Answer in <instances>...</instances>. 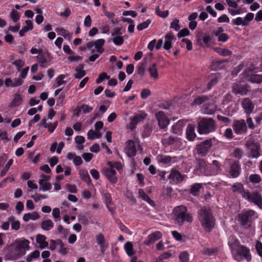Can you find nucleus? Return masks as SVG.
Wrapping results in <instances>:
<instances>
[{"label":"nucleus","mask_w":262,"mask_h":262,"mask_svg":"<svg viewBox=\"0 0 262 262\" xmlns=\"http://www.w3.org/2000/svg\"><path fill=\"white\" fill-rule=\"evenodd\" d=\"M190 33L189 30L187 28H184L178 33V37L179 38H181L182 37L186 36L188 35Z\"/></svg>","instance_id":"obj_62"},{"label":"nucleus","mask_w":262,"mask_h":262,"mask_svg":"<svg viewBox=\"0 0 262 262\" xmlns=\"http://www.w3.org/2000/svg\"><path fill=\"white\" fill-rule=\"evenodd\" d=\"M151 23V20L150 19H147L146 21H145L144 22L142 23H141L139 25H138L137 26V29L139 30V31H141L144 29H146L147 28L149 25Z\"/></svg>","instance_id":"obj_52"},{"label":"nucleus","mask_w":262,"mask_h":262,"mask_svg":"<svg viewBox=\"0 0 262 262\" xmlns=\"http://www.w3.org/2000/svg\"><path fill=\"white\" fill-rule=\"evenodd\" d=\"M88 138L89 139H94L96 138H99L100 137V135H98L94 130L91 129L88 133Z\"/></svg>","instance_id":"obj_56"},{"label":"nucleus","mask_w":262,"mask_h":262,"mask_svg":"<svg viewBox=\"0 0 262 262\" xmlns=\"http://www.w3.org/2000/svg\"><path fill=\"white\" fill-rule=\"evenodd\" d=\"M56 31L59 35H61L64 37L66 36H70V33L66 29L62 28H58L56 29Z\"/></svg>","instance_id":"obj_61"},{"label":"nucleus","mask_w":262,"mask_h":262,"mask_svg":"<svg viewBox=\"0 0 262 262\" xmlns=\"http://www.w3.org/2000/svg\"><path fill=\"white\" fill-rule=\"evenodd\" d=\"M186 121L184 120H179L171 127L172 132L175 134L180 135L182 133V128L185 125Z\"/></svg>","instance_id":"obj_26"},{"label":"nucleus","mask_w":262,"mask_h":262,"mask_svg":"<svg viewBox=\"0 0 262 262\" xmlns=\"http://www.w3.org/2000/svg\"><path fill=\"white\" fill-rule=\"evenodd\" d=\"M249 91L248 85H242L238 83H233L232 85V92L236 95H245Z\"/></svg>","instance_id":"obj_16"},{"label":"nucleus","mask_w":262,"mask_h":262,"mask_svg":"<svg viewBox=\"0 0 262 262\" xmlns=\"http://www.w3.org/2000/svg\"><path fill=\"white\" fill-rule=\"evenodd\" d=\"M231 190L233 192L239 193L242 197L244 195V192H246L247 190L244 189L243 185L241 183H235L231 185Z\"/></svg>","instance_id":"obj_27"},{"label":"nucleus","mask_w":262,"mask_h":262,"mask_svg":"<svg viewBox=\"0 0 262 262\" xmlns=\"http://www.w3.org/2000/svg\"><path fill=\"white\" fill-rule=\"evenodd\" d=\"M138 193L140 197L142 198L143 200L147 202L152 206H154L155 205V202L150 199V198L145 193L142 189H139L138 190Z\"/></svg>","instance_id":"obj_32"},{"label":"nucleus","mask_w":262,"mask_h":262,"mask_svg":"<svg viewBox=\"0 0 262 262\" xmlns=\"http://www.w3.org/2000/svg\"><path fill=\"white\" fill-rule=\"evenodd\" d=\"M232 126L237 135H244L247 132V126L244 119L234 120Z\"/></svg>","instance_id":"obj_10"},{"label":"nucleus","mask_w":262,"mask_h":262,"mask_svg":"<svg viewBox=\"0 0 262 262\" xmlns=\"http://www.w3.org/2000/svg\"><path fill=\"white\" fill-rule=\"evenodd\" d=\"M206 163L204 159L196 160V168L197 170H200L205 168Z\"/></svg>","instance_id":"obj_47"},{"label":"nucleus","mask_w":262,"mask_h":262,"mask_svg":"<svg viewBox=\"0 0 262 262\" xmlns=\"http://www.w3.org/2000/svg\"><path fill=\"white\" fill-rule=\"evenodd\" d=\"M185 177V175H182L179 171L176 170H172L168 178L171 184H177L182 182Z\"/></svg>","instance_id":"obj_15"},{"label":"nucleus","mask_w":262,"mask_h":262,"mask_svg":"<svg viewBox=\"0 0 262 262\" xmlns=\"http://www.w3.org/2000/svg\"><path fill=\"white\" fill-rule=\"evenodd\" d=\"M22 102V96L19 94H15L12 101L11 102L10 106L11 107L18 106Z\"/></svg>","instance_id":"obj_35"},{"label":"nucleus","mask_w":262,"mask_h":262,"mask_svg":"<svg viewBox=\"0 0 262 262\" xmlns=\"http://www.w3.org/2000/svg\"><path fill=\"white\" fill-rule=\"evenodd\" d=\"M25 254L26 252H22L16 246L11 245L8 251L6 254L5 258L6 260H15Z\"/></svg>","instance_id":"obj_9"},{"label":"nucleus","mask_w":262,"mask_h":262,"mask_svg":"<svg viewBox=\"0 0 262 262\" xmlns=\"http://www.w3.org/2000/svg\"><path fill=\"white\" fill-rule=\"evenodd\" d=\"M212 146V139H206L196 145V154L201 157L205 156L210 151Z\"/></svg>","instance_id":"obj_8"},{"label":"nucleus","mask_w":262,"mask_h":262,"mask_svg":"<svg viewBox=\"0 0 262 262\" xmlns=\"http://www.w3.org/2000/svg\"><path fill=\"white\" fill-rule=\"evenodd\" d=\"M46 237L42 234H38L36 236V241L39 245V248L44 249L48 247V243L46 242Z\"/></svg>","instance_id":"obj_29"},{"label":"nucleus","mask_w":262,"mask_h":262,"mask_svg":"<svg viewBox=\"0 0 262 262\" xmlns=\"http://www.w3.org/2000/svg\"><path fill=\"white\" fill-rule=\"evenodd\" d=\"M108 164L109 167L104 168L102 170V173L111 183L115 184L118 181V178L116 176V172L113 168L112 164L111 162L108 163Z\"/></svg>","instance_id":"obj_11"},{"label":"nucleus","mask_w":262,"mask_h":262,"mask_svg":"<svg viewBox=\"0 0 262 262\" xmlns=\"http://www.w3.org/2000/svg\"><path fill=\"white\" fill-rule=\"evenodd\" d=\"M202 185L200 183H195L192 185L190 189L189 192L193 195H196L197 194V192L200 190L201 188Z\"/></svg>","instance_id":"obj_42"},{"label":"nucleus","mask_w":262,"mask_h":262,"mask_svg":"<svg viewBox=\"0 0 262 262\" xmlns=\"http://www.w3.org/2000/svg\"><path fill=\"white\" fill-rule=\"evenodd\" d=\"M198 217L201 226L207 232H210L214 227L215 220L211 210L203 207L198 211Z\"/></svg>","instance_id":"obj_1"},{"label":"nucleus","mask_w":262,"mask_h":262,"mask_svg":"<svg viewBox=\"0 0 262 262\" xmlns=\"http://www.w3.org/2000/svg\"><path fill=\"white\" fill-rule=\"evenodd\" d=\"M172 219L174 223L179 226H182L185 222L191 223L193 217L191 214L187 212V208L184 206L176 207L172 211Z\"/></svg>","instance_id":"obj_3"},{"label":"nucleus","mask_w":262,"mask_h":262,"mask_svg":"<svg viewBox=\"0 0 262 262\" xmlns=\"http://www.w3.org/2000/svg\"><path fill=\"white\" fill-rule=\"evenodd\" d=\"M241 171V164L238 161H234L230 164L229 173L233 178L238 177Z\"/></svg>","instance_id":"obj_17"},{"label":"nucleus","mask_w":262,"mask_h":262,"mask_svg":"<svg viewBox=\"0 0 262 262\" xmlns=\"http://www.w3.org/2000/svg\"><path fill=\"white\" fill-rule=\"evenodd\" d=\"M228 245L235 260L241 261L242 259V257L248 262L251 260V255L249 249L241 245L237 239H233L232 241L229 242Z\"/></svg>","instance_id":"obj_2"},{"label":"nucleus","mask_w":262,"mask_h":262,"mask_svg":"<svg viewBox=\"0 0 262 262\" xmlns=\"http://www.w3.org/2000/svg\"><path fill=\"white\" fill-rule=\"evenodd\" d=\"M156 118L158 121V125L160 129H165L167 128L169 124L170 120L162 111H159L155 115Z\"/></svg>","instance_id":"obj_13"},{"label":"nucleus","mask_w":262,"mask_h":262,"mask_svg":"<svg viewBox=\"0 0 262 262\" xmlns=\"http://www.w3.org/2000/svg\"><path fill=\"white\" fill-rule=\"evenodd\" d=\"M81 179L85 181L88 184H90L91 182L90 177L87 171H81L80 172Z\"/></svg>","instance_id":"obj_49"},{"label":"nucleus","mask_w":262,"mask_h":262,"mask_svg":"<svg viewBox=\"0 0 262 262\" xmlns=\"http://www.w3.org/2000/svg\"><path fill=\"white\" fill-rule=\"evenodd\" d=\"M232 23L233 25L246 26V23H244V19L241 17L232 19Z\"/></svg>","instance_id":"obj_51"},{"label":"nucleus","mask_w":262,"mask_h":262,"mask_svg":"<svg viewBox=\"0 0 262 262\" xmlns=\"http://www.w3.org/2000/svg\"><path fill=\"white\" fill-rule=\"evenodd\" d=\"M13 65H15L18 71H20V69L24 66L25 62L21 59H17L12 62Z\"/></svg>","instance_id":"obj_58"},{"label":"nucleus","mask_w":262,"mask_h":262,"mask_svg":"<svg viewBox=\"0 0 262 262\" xmlns=\"http://www.w3.org/2000/svg\"><path fill=\"white\" fill-rule=\"evenodd\" d=\"M162 237V233L160 231H156L149 235L147 239L144 241V244L149 245L151 243H154Z\"/></svg>","instance_id":"obj_20"},{"label":"nucleus","mask_w":262,"mask_h":262,"mask_svg":"<svg viewBox=\"0 0 262 262\" xmlns=\"http://www.w3.org/2000/svg\"><path fill=\"white\" fill-rule=\"evenodd\" d=\"M249 181L253 184H257L261 181L260 176L258 174H252L249 177Z\"/></svg>","instance_id":"obj_44"},{"label":"nucleus","mask_w":262,"mask_h":262,"mask_svg":"<svg viewBox=\"0 0 262 262\" xmlns=\"http://www.w3.org/2000/svg\"><path fill=\"white\" fill-rule=\"evenodd\" d=\"M151 95V91L148 89H143L141 92V97L143 99H147Z\"/></svg>","instance_id":"obj_54"},{"label":"nucleus","mask_w":262,"mask_h":262,"mask_svg":"<svg viewBox=\"0 0 262 262\" xmlns=\"http://www.w3.org/2000/svg\"><path fill=\"white\" fill-rule=\"evenodd\" d=\"M10 17L14 22H16L19 20L20 16L17 11L14 9H12L11 12L10 13Z\"/></svg>","instance_id":"obj_55"},{"label":"nucleus","mask_w":262,"mask_h":262,"mask_svg":"<svg viewBox=\"0 0 262 262\" xmlns=\"http://www.w3.org/2000/svg\"><path fill=\"white\" fill-rule=\"evenodd\" d=\"M243 198L248 202L257 205L260 209H262V196L259 192L256 191L250 192L247 190L246 192H244V195Z\"/></svg>","instance_id":"obj_6"},{"label":"nucleus","mask_w":262,"mask_h":262,"mask_svg":"<svg viewBox=\"0 0 262 262\" xmlns=\"http://www.w3.org/2000/svg\"><path fill=\"white\" fill-rule=\"evenodd\" d=\"M84 65L83 64H79L76 68L75 69V71L76 73L74 75V77L77 79H81L83 77H84L86 72L84 70H83Z\"/></svg>","instance_id":"obj_31"},{"label":"nucleus","mask_w":262,"mask_h":262,"mask_svg":"<svg viewBox=\"0 0 262 262\" xmlns=\"http://www.w3.org/2000/svg\"><path fill=\"white\" fill-rule=\"evenodd\" d=\"M241 105L246 114L249 115L253 112L254 104L249 98H244L241 102Z\"/></svg>","instance_id":"obj_18"},{"label":"nucleus","mask_w":262,"mask_h":262,"mask_svg":"<svg viewBox=\"0 0 262 262\" xmlns=\"http://www.w3.org/2000/svg\"><path fill=\"white\" fill-rule=\"evenodd\" d=\"M216 128L215 121L211 118H203L198 123V132L200 135L208 134Z\"/></svg>","instance_id":"obj_4"},{"label":"nucleus","mask_w":262,"mask_h":262,"mask_svg":"<svg viewBox=\"0 0 262 262\" xmlns=\"http://www.w3.org/2000/svg\"><path fill=\"white\" fill-rule=\"evenodd\" d=\"M66 76L65 75H60L56 78V83L53 85L54 87L59 86L60 85L65 84L66 81L64 80Z\"/></svg>","instance_id":"obj_46"},{"label":"nucleus","mask_w":262,"mask_h":262,"mask_svg":"<svg viewBox=\"0 0 262 262\" xmlns=\"http://www.w3.org/2000/svg\"><path fill=\"white\" fill-rule=\"evenodd\" d=\"M175 158V157L172 158L169 156H160L159 161L160 162L162 163L168 164L172 161V160H173Z\"/></svg>","instance_id":"obj_48"},{"label":"nucleus","mask_w":262,"mask_h":262,"mask_svg":"<svg viewBox=\"0 0 262 262\" xmlns=\"http://www.w3.org/2000/svg\"><path fill=\"white\" fill-rule=\"evenodd\" d=\"M152 130V127L149 123L144 125V129L142 133V137L144 138L149 137Z\"/></svg>","instance_id":"obj_38"},{"label":"nucleus","mask_w":262,"mask_h":262,"mask_svg":"<svg viewBox=\"0 0 262 262\" xmlns=\"http://www.w3.org/2000/svg\"><path fill=\"white\" fill-rule=\"evenodd\" d=\"M209 97L207 96L203 95L198 96L194 99L193 102V104L195 105H201L203 102L207 101Z\"/></svg>","instance_id":"obj_43"},{"label":"nucleus","mask_w":262,"mask_h":262,"mask_svg":"<svg viewBox=\"0 0 262 262\" xmlns=\"http://www.w3.org/2000/svg\"><path fill=\"white\" fill-rule=\"evenodd\" d=\"M125 151L127 155L130 157H134L136 155V148L133 140H130L126 142Z\"/></svg>","instance_id":"obj_19"},{"label":"nucleus","mask_w":262,"mask_h":262,"mask_svg":"<svg viewBox=\"0 0 262 262\" xmlns=\"http://www.w3.org/2000/svg\"><path fill=\"white\" fill-rule=\"evenodd\" d=\"M194 129L195 125L194 124H189L188 125L186 128V134L187 139L190 141H193L196 137Z\"/></svg>","instance_id":"obj_25"},{"label":"nucleus","mask_w":262,"mask_h":262,"mask_svg":"<svg viewBox=\"0 0 262 262\" xmlns=\"http://www.w3.org/2000/svg\"><path fill=\"white\" fill-rule=\"evenodd\" d=\"M96 239L97 243L100 246L101 253L103 254L108 246V244L105 240L104 236L102 233H100L96 235Z\"/></svg>","instance_id":"obj_21"},{"label":"nucleus","mask_w":262,"mask_h":262,"mask_svg":"<svg viewBox=\"0 0 262 262\" xmlns=\"http://www.w3.org/2000/svg\"><path fill=\"white\" fill-rule=\"evenodd\" d=\"M40 252L38 250H35L27 256L26 260L27 262H31L33 259L38 258Z\"/></svg>","instance_id":"obj_50"},{"label":"nucleus","mask_w":262,"mask_h":262,"mask_svg":"<svg viewBox=\"0 0 262 262\" xmlns=\"http://www.w3.org/2000/svg\"><path fill=\"white\" fill-rule=\"evenodd\" d=\"M13 162V161L12 159H10L8 161V162L7 163L5 166V168L3 170H2L1 172V175L2 177H4L6 174L7 171L8 170L10 166L12 165Z\"/></svg>","instance_id":"obj_53"},{"label":"nucleus","mask_w":262,"mask_h":262,"mask_svg":"<svg viewBox=\"0 0 262 262\" xmlns=\"http://www.w3.org/2000/svg\"><path fill=\"white\" fill-rule=\"evenodd\" d=\"M248 80L252 83H260L262 82V76L260 75H251L248 78Z\"/></svg>","instance_id":"obj_41"},{"label":"nucleus","mask_w":262,"mask_h":262,"mask_svg":"<svg viewBox=\"0 0 262 262\" xmlns=\"http://www.w3.org/2000/svg\"><path fill=\"white\" fill-rule=\"evenodd\" d=\"M105 42L103 39H98L94 41V46L96 49V51L100 54H102L104 51V49L102 48Z\"/></svg>","instance_id":"obj_34"},{"label":"nucleus","mask_w":262,"mask_h":262,"mask_svg":"<svg viewBox=\"0 0 262 262\" xmlns=\"http://www.w3.org/2000/svg\"><path fill=\"white\" fill-rule=\"evenodd\" d=\"M179 259L181 262H187L188 254L186 252H181L179 255Z\"/></svg>","instance_id":"obj_63"},{"label":"nucleus","mask_w":262,"mask_h":262,"mask_svg":"<svg viewBox=\"0 0 262 262\" xmlns=\"http://www.w3.org/2000/svg\"><path fill=\"white\" fill-rule=\"evenodd\" d=\"M255 248L258 254L262 257V244L260 242L257 241L256 242Z\"/></svg>","instance_id":"obj_64"},{"label":"nucleus","mask_w":262,"mask_h":262,"mask_svg":"<svg viewBox=\"0 0 262 262\" xmlns=\"http://www.w3.org/2000/svg\"><path fill=\"white\" fill-rule=\"evenodd\" d=\"M146 116L147 114L145 112H141L139 114L135 115L133 117H130V122L128 125V128L131 130L134 129L137 124L145 119Z\"/></svg>","instance_id":"obj_14"},{"label":"nucleus","mask_w":262,"mask_h":262,"mask_svg":"<svg viewBox=\"0 0 262 262\" xmlns=\"http://www.w3.org/2000/svg\"><path fill=\"white\" fill-rule=\"evenodd\" d=\"M218 82H219V79H218L217 77H214L212 78H211L210 80V81L209 82H208V83L207 84V90H209L210 89H211V87L213 85L217 84L218 83Z\"/></svg>","instance_id":"obj_59"},{"label":"nucleus","mask_w":262,"mask_h":262,"mask_svg":"<svg viewBox=\"0 0 262 262\" xmlns=\"http://www.w3.org/2000/svg\"><path fill=\"white\" fill-rule=\"evenodd\" d=\"M156 67V63H154L150 66L148 69L150 77L156 79L158 78V72Z\"/></svg>","instance_id":"obj_37"},{"label":"nucleus","mask_w":262,"mask_h":262,"mask_svg":"<svg viewBox=\"0 0 262 262\" xmlns=\"http://www.w3.org/2000/svg\"><path fill=\"white\" fill-rule=\"evenodd\" d=\"M176 141V139L172 136H168L167 134H165L162 139V142L163 145H171Z\"/></svg>","instance_id":"obj_33"},{"label":"nucleus","mask_w":262,"mask_h":262,"mask_svg":"<svg viewBox=\"0 0 262 262\" xmlns=\"http://www.w3.org/2000/svg\"><path fill=\"white\" fill-rule=\"evenodd\" d=\"M40 186L39 189L40 190H42L43 191H47L50 190L52 188V185L48 182H42V185H39Z\"/></svg>","instance_id":"obj_57"},{"label":"nucleus","mask_w":262,"mask_h":262,"mask_svg":"<svg viewBox=\"0 0 262 262\" xmlns=\"http://www.w3.org/2000/svg\"><path fill=\"white\" fill-rule=\"evenodd\" d=\"M103 198L104 199L105 203L107 208L111 212H113L114 211L115 208L112 203V198L111 194L108 192L105 193L103 194Z\"/></svg>","instance_id":"obj_30"},{"label":"nucleus","mask_w":262,"mask_h":262,"mask_svg":"<svg viewBox=\"0 0 262 262\" xmlns=\"http://www.w3.org/2000/svg\"><path fill=\"white\" fill-rule=\"evenodd\" d=\"M37 58L39 62L41 63L40 66L43 68H46L47 63L50 61L49 53L42 52L37 55Z\"/></svg>","instance_id":"obj_23"},{"label":"nucleus","mask_w":262,"mask_h":262,"mask_svg":"<svg viewBox=\"0 0 262 262\" xmlns=\"http://www.w3.org/2000/svg\"><path fill=\"white\" fill-rule=\"evenodd\" d=\"M29 243V241L26 239L22 240L17 239L15 241V246L20 250L22 252H26V249L29 250L30 248Z\"/></svg>","instance_id":"obj_22"},{"label":"nucleus","mask_w":262,"mask_h":262,"mask_svg":"<svg viewBox=\"0 0 262 262\" xmlns=\"http://www.w3.org/2000/svg\"><path fill=\"white\" fill-rule=\"evenodd\" d=\"M214 51L222 56H228L232 54V52L227 49L215 48Z\"/></svg>","instance_id":"obj_40"},{"label":"nucleus","mask_w":262,"mask_h":262,"mask_svg":"<svg viewBox=\"0 0 262 262\" xmlns=\"http://www.w3.org/2000/svg\"><path fill=\"white\" fill-rule=\"evenodd\" d=\"M255 214V212L251 209L242 212L238 214V221L245 228L248 229L251 226Z\"/></svg>","instance_id":"obj_5"},{"label":"nucleus","mask_w":262,"mask_h":262,"mask_svg":"<svg viewBox=\"0 0 262 262\" xmlns=\"http://www.w3.org/2000/svg\"><path fill=\"white\" fill-rule=\"evenodd\" d=\"M216 110V106L213 103H206L202 107V112L205 114L211 115L215 113Z\"/></svg>","instance_id":"obj_24"},{"label":"nucleus","mask_w":262,"mask_h":262,"mask_svg":"<svg viewBox=\"0 0 262 262\" xmlns=\"http://www.w3.org/2000/svg\"><path fill=\"white\" fill-rule=\"evenodd\" d=\"M40 217L39 215L36 212L27 213L24 215L23 220L25 222H28L30 220H36Z\"/></svg>","instance_id":"obj_36"},{"label":"nucleus","mask_w":262,"mask_h":262,"mask_svg":"<svg viewBox=\"0 0 262 262\" xmlns=\"http://www.w3.org/2000/svg\"><path fill=\"white\" fill-rule=\"evenodd\" d=\"M122 34L121 28H115L112 33V37L110 38L108 41H112L116 46H121L124 42V38Z\"/></svg>","instance_id":"obj_12"},{"label":"nucleus","mask_w":262,"mask_h":262,"mask_svg":"<svg viewBox=\"0 0 262 262\" xmlns=\"http://www.w3.org/2000/svg\"><path fill=\"white\" fill-rule=\"evenodd\" d=\"M174 38L173 34L172 32L167 33L165 36V43L163 48L166 50H168L171 48V41Z\"/></svg>","instance_id":"obj_28"},{"label":"nucleus","mask_w":262,"mask_h":262,"mask_svg":"<svg viewBox=\"0 0 262 262\" xmlns=\"http://www.w3.org/2000/svg\"><path fill=\"white\" fill-rule=\"evenodd\" d=\"M53 223L51 220L43 221L41 223V228L46 231L51 230L53 227Z\"/></svg>","instance_id":"obj_39"},{"label":"nucleus","mask_w":262,"mask_h":262,"mask_svg":"<svg viewBox=\"0 0 262 262\" xmlns=\"http://www.w3.org/2000/svg\"><path fill=\"white\" fill-rule=\"evenodd\" d=\"M254 18V14L252 13H248L246 16L244 18V21L245 23H246V26L249 24L250 21H251Z\"/></svg>","instance_id":"obj_60"},{"label":"nucleus","mask_w":262,"mask_h":262,"mask_svg":"<svg viewBox=\"0 0 262 262\" xmlns=\"http://www.w3.org/2000/svg\"><path fill=\"white\" fill-rule=\"evenodd\" d=\"M245 145L249 150L250 157L257 158L259 156V150L260 149V145L253 138H249Z\"/></svg>","instance_id":"obj_7"},{"label":"nucleus","mask_w":262,"mask_h":262,"mask_svg":"<svg viewBox=\"0 0 262 262\" xmlns=\"http://www.w3.org/2000/svg\"><path fill=\"white\" fill-rule=\"evenodd\" d=\"M124 249L128 255L132 256L134 254L135 252L133 250V245L132 243L127 242L124 245Z\"/></svg>","instance_id":"obj_45"}]
</instances>
